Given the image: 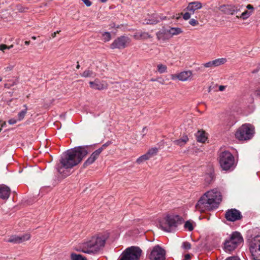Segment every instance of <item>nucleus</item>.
Here are the masks:
<instances>
[{
  "label": "nucleus",
  "instance_id": "nucleus-33",
  "mask_svg": "<svg viewBox=\"0 0 260 260\" xmlns=\"http://www.w3.org/2000/svg\"><path fill=\"white\" fill-rule=\"evenodd\" d=\"M95 73L92 71L87 70L83 72L81 76L83 77H91L95 76Z\"/></svg>",
  "mask_w": 260,
  "mask_h": 260
},
{
  "label": "nucleus",
  "instance_id": "nucleus-54",
  "mask_svg": "<svg viewBox=\"0 0 260 260\" xmlns=\"http://www.w3.org/2000/svg\"><path fill=\"white\" fill-rule=\"evenodd\" d=\"M102 3H105L107 1V0H100Z\"/></svg>",
  "mask_w": 260,
  "mask_h": 260
},
{
  "label": "nucleus",
  "instance_id": "nucleus-57",
  "mask_svg": "<svg viewBox=\"0 0 260 260\" xmlns=\"http://www.w3.org/2000/svg\"><path fill=\"white\" fill-rule=\"evenodd\" d=\"M2 81V78L0 76V82Z\"/></svg>",
  "mask_w": 260,
  "mask_h": 260
},
{
  "label": "nucleus",
  "instance_id": "nucleus-24",
  "mask_svg": "<svg viewBox=\"0 0 260 260\" xmlns=\"http://www.w3.org/2000/svg\"><path fill=\"white\" fill-rule=\"evenodd\" d=\"M197 141L200 142L204 143L207 140V136L205 132L199 131L196 134Z\"/></svg>",
  "mask_w": 260,
  "mask_h": 260
},
{
  "label": "nucleus",
  "instance_id": "nucleus-41",
  "mask_svg": "<svg viewBox=\"0 0 260 260\" xmlns=\"http://www.w3.org/2000/svg\"><path fill=\"white\" fill-rule=\"evenodd\" d=\"M6 49H7V45L5 44L0 45V51H2L3 53H5V50Z\"/></svg>",
  "mask_w": 260,
  "mask_h": 260
},
{
  "label": "nucleus",
  "instance_id": "nucleus-43",
  "mask_svg": "<svg viewBox=\"0 0 260 260\" xmlns=\"http://www.w3.org/2000/svg\"><path fill=\"white\" fill-rule=\"evenodd\" d=\"M82 1L87 7H89L91 5L92 3L89 0H82Z\"/></svg>",
  "mask_w": 260,
  "mask_h": 260
},
{
  "label": "nucleus",
  "instance_id": "nucleus-20",
  "mask_svg": "<svg viewBox=\"0 0 260 260\" xmlns=\"http://www.w3.org/2000/svg\"><path fill=\"white\" fill-rule=\"evenodd\" d=\"M10 194V189L9 187L2 185L0 186V198L7 200Z\"/></svg>",
  "mask_w": 260,
  "mask_h": 260
},
{
  "label": "nucleus",
  "instance_id": "nucleus-9",
  "mask_svg": "<svg viewBox=\"0 0 260 260\" xmlns=\"http://www.w3.org/2000/svg\"><path fill=\"white\" fill-rule=\"evenodd\" d=\"M141 253L140 248L132 246L125 249L121 254L119 260H138Z\"/></svg>",
  "mask_w": 260,
  "mask_h": 260
},
{
  "label": "nucleus",
  "instance_id": "nucleus-14",
  "mask_svg": "<svg viewBox=\"0 0 260 260\" xmlns=\"http://www.w3.org/2000/svg\"><path fill=\"white\" fill-rule=\"evenodd\" d=\"M106 145V144H104L102 146V147L94 151L84 162V166H87L93 163L94 161L98 158L99 155L102 152Z\"/></svg>",
  "mask_w": 260,
  "mask_h": 260
},
{
  "label": "nucleus",
  "instance_id": "nucleus-21",
  "mask_svg": "<svg viewBox=\"0 0 260 260\" xmlns=\"http://www.w3.org/2000/svg\"><path fill=\"white\" fill-rule=\"evenodd\" d=\"M246 8L248 10L243 12L240 17L237 16V17L238 18L240 17L242 19L245 20L247 19L252 15L254 10L253 7L252 5L249 4L246 6Z\"/></svg>",
  "mask_w": 260,
  "mask_h": 260
},
{
  "label": "nucleus",
  "instance_id": "nucleus-31",
  "mask_svg": "<svg viewBox=\"0 0 260 260\" xmlns=\"http://www.w3.org/2000/svg\"><path fill=\"white\" fill-rule=\"evenodd\" d=\"M71 258L72 260H86V258L83 256L76 253H72L71 255Z\"/></svg>",
  "mask_w": 260,
  "mask_h": 260
},
{
  "label": "nucleus",
  "instance_id": "nucleus-29",
  "mask_svg": "<svg viewBox=\"0 0 260 260\" xmlns=\"http://www.w3.org/2000/svg\"><path fill=\"white\" fill-rule=\"evenodd\" d=\"M157 70L160 74H162L167 72V67L166 65L160 63L157 64Z\"/></svg>",
  "mask_w": 260,
  "mask_h": 260
},
{
  "label": "nucleus",
  "instance_id": "nucleus-6",
  "mask_svg": "<svg viewBox=\"0 0 260 260\" xmlns=\"http://www.w3.org/2000/svg\"><path fill=\"white\" fill-rule=\"evenodd\" d=\"M243 241V238L240 234L237 232H234L229 239L225 240L224 244V249L226 252H231L234 250L238 245Z\"/></svg>",
  "mask_w": 260,
  "mask_h": 260
},
{
  "label": "nucleus",
  "instance_id": "nucleus-56",
  "mask_svg": "<svg viewBox=\"0 0 260 260\" xmlns=\"http://www.w3.org/2000/svg\"><path fill=\"white\" fill-rule=\"evenodd\" d=\"M32 39L33 40H35V39H36V38L35 37H32Z\"/></svg>",
  "mask_w": 260,
  "mask_h": 260
},
{
  "label": "nucleus",
  "instance_id": "nucleus-50",
  "mask_svg": "<svg viewBox=\"0 0 260 260\" xmlns=\"http://www.w3.org/2000/svg\"><path fill=\"white\" fill-rule=\"evenodd\" d=\"M4 86H5V87L7 88H9L10 87V85H9L8 83H6Z\"/></svg>",
  "mask_w": 260,
  "mask_h": 260
},
{
  "label": "nucleus",
  "instance_id": "nucleus-39",
  "mask_svg": "<svg viewBox=\"0 0 260 260\" xmlns=\"http://www.w3.org/2000/svg\"><path fill=\"white\" fill-rule=\"evenodd\" d=\"M189 23L192 25V26H196L197 25H198L199 24V22L197 20H196V19H191L189 21Z\"/></svg>",
  "mask_w": 260,
  "mask_h": 260
},
{
  "label": "nucleus",
  "instance_id": "nucleus-4",
  "mask_svg": "<svg viewBox=\"0 0 260 260\" xmlns=\"http://www.w3.org/2000/svg\"><path fill=\"white\" fill-rule=\"evenodd\" d=\"M181 223L179 216L174 214L167 215L159 222L160 228L164 231L171 232Z\"/></svg>",
  "mask_w": 260,
  "mask_h": 260
},
{
  "label": "nucleus",
  "instance_id": "nucleus-5",
  "mask_svg": "<svg viewBox=\"0 0 260 260\" xmlns=\"http://www.w3.org/2000/svg\"><path fill=\"white\" fill-rule=\"evenodd\" d=\"M219 161L221 167L224 170H233L235 166L234 157L228 151H223L219 154Z\"/></svg>",
  "mask_w": 260,
  "mask_h": 260
},
{
  "label": "nucleus",
  "instance_id": "nucleus-2",
  "mask_svg": "<svg viewBox=\"0 0 260 260\" xmlns=\"http://www.w3.org/2000/svg\"><path fill=\"white\" fill-rule=\"evenodd\" d=\"M221 200V193L217 189H211L200 197L196 205V209L200 212L212 210L218 207Z\"/></svg>",
  "mask_w": 260,
  "mask_h": 260
},
{
  "label": "nucleus",
  "instance_id": "nucleus-28",
  "mask_svg": "<svg viewBox=\"0 0 260 260\" xmlns=\"http://www.w3.org/2000/svg\"><path fill=\"white\" fill-rule=\"evenodd\" d=\"M25 109L21 110L18 114V120L21 121L24 118L27 112V108L26 105H24Z\"/></svg>",
  "mask_w": 260,
  "mask_h": 260
},
{
  "label": "nucleus",
  "instance_id": "nucleus-46",
  "mask_svg": "<svg viewBox=\"0 0 260 260\" xmlns=\"http://www.w3.org/2000/svg\"><path fill=\"white\" fill-rule=\"evenodd\" d=\"M190 255L189 254H185L184 256V259L183 260H190Z\"/></svg>",
  "mask_w": 260,
  "mask_h": 260
},
{
  "label": "nucleus",
  "instance_id": "nucleus-19",
  "mask_svg": "<svg viewBox=\"0 0 260 260\" xmlns=\"http://www.w3.org/2000/svg\"><path fill=\"white\" fill-rule=\"evenodd\" d=\"M30 239V235L28 234H25L22 236H12L9 240L8 241L10 242H13L15 243H20L25 241H27Z\"/></svg>",
  "mask_w": 260,
  "mask_h": 260
},
{
  "label": "nucleus",
  "instance_id": "nucleus-58",
  "mask_svg": "<svg viewBox=\"0 0 260 260\" xmlns=\"http://www.w3.org/2000/svg\"><path fill=\"white\" fill-rule=\"evenodd\" d=\"M59 32H60V31H57L55 32H56V34H58Z\"/></svg>",
  "mask_w": 260,
  "mask_h": 260
},
{
  "label": "nucleus",
  "instance_id": "nucleus-25",
  "mask_svg": "<svg viewBox=\"0 0 260 260\" xmlns=\"http://www.w3.org/2000/svg\"><path fill=\"white\" fill-rule=\"evenodd\" d=\"M168 29L170 38H172L173 36H176L182 32V29L179 27H171Z\"/></svg>",
  "mask_w": 260,
  "mask_h": 260
},
{
  "label": "nucleus",
  "instance_id": "nucleus-52",
  "mask_svg": "<svg viewBox=\"0 0 260 260\" xmlns=\"http://www.w3.org/2000/svg\"><path fill=\"white\" fill-rule=\"evenodd\" d=\"M29 41H26L25 42H24V44L26 45H28L29 44Z\"/></svg>",
  "mask_w": 260,
  "mask_h": 260
},
{
  "label": "nucleus",
  "instance_id": "nucleus-15",
  "mask_svg": "<svg viewBox=\"0 0 260 260\" xmlns=\"http://www.w3.org/2000/svg\"><path fill=\"white\" fill-rule=\"evenodd\" d=\"M241 217L240 212L235 209L229 210L225 214V218L229 221H234L239 219Z\"/></svg>",
  "mask_w": 260,
  "mask_h": 260
},
{
  "label": "nucleus",
  "instance_id": "nucleus-22",
  "mask_svg": "<svg viewBox=\"0 0 260 260\" xmlns=\"http://www.w3.org/2000/svg\"><path fill=\"white\" fill-rule=\"evenodd\" d=\"M134 37L136 40H146L151 38L152 36L147 32L138 31L134 34Z\"/></svg>",
  "mask_w": 260,
  "mask_h": 260
},
{
  "label": "nucleus",
  "instance_id": "nucleus-13",
  "mask_svg": "<svg viewBox=\"0 0 260 260\" xmlns=\"http://www.w3.org/2000/svg\"><path fill=\"white\" fill-rule=\"evenodd\" d=\"M192 72L190 70L184 71L180 73L171 75V79L173 80L178 79L181 81H190L192 78Z\"/></svg>",
  "mask_w": 260,
  "mask_h": 260
},
{
  "label": "nucleus",
  "instance_id": "nucleus-1",
  "mask_svg": "<svg viewBox=\"0 0 260 260\" xmlns=\"http://www.w3.org/2000/svg\"><path fill=\"white\" fill-rule=\"evenodd\" d=\"M89 146H80L68 150L61 155L59 162L56 168L58 172L63 176L70 174V170L81 162L89 151Z\"/></svg>",
  "mask_w": 260,
  "mask_h": 260
},
{
  "label": "nucleus",
  "instance_id": "nucleus-17",
  "mask_svg": "<svg viewBox=\"0 0 260 260\" xmlns=\"http://www.w3.org/2000/svg\"><path fill=\"white\" fill-rule=\"evenodd\" d=\"M221 11L229 15H234L240 11L238 7L233 5H223L220 7Z\"/></svg>",
  "mask_w": 260,
  "mask_h": 260
},
{
  "label": "nucleus",
  "instance_id": "nucleus-55",
  "mask_svg": "<svg viewBox=\"0 0 260 260\" xmlns=\"http://www.w3.org/2000/svg\"><path fill=\"white\" fill-rule=\"evenodd\" d=\"M77 69H79L80 68V66L79 64H78L76 67Z\"/></svg>",
  "mask_w": 260,
  "mask_h": 260
},
{
  "label": "nucleus",
  "instance_id": "nucleus-35",
  "mask_svg": "<svg viewBox=\"0 0 260 260\" xmlns=\"http://www.w3.org/2000/svg\"><path fill=\"white\" fill-rule=\"evenodd\" d=\"M203 66L205 68H214L215 67V64L214 60H212L210 61H209L208 62H206L204 64H203Z\"/></svg>",
  "mask_w": 260,
  "mask_h": 260
},
{
  "label": "nucleus",
  "instance_id": "nucleus-12",
  "mask_svg": "<svg viewBox=\"0 0 260 260\" xmlns=\"http://www.w3.org/2000/svg\"><path fill=\"white\" fill-rule=\"evenodd\" d=\"M165 251L159 246L153 247L149 255L150 260H165Z\"/></svg>",
  "mask_w": 260,
  "mask_h": 260
},
{
  "label": "nucleus",
  "instance_id": "nucleus-48",
  "mask_svg": "<svg viewBox=\"0 0 260 260\" xmlns=\"http://www.w3.org/2000/svg\"><path fill=\"white\" fill-rule=\"evenodd\" d=\"M7 125V123L6 122H4L2 124H1V128H3V127H6Z\"/></svg>",
  "mask_w": 260,
  "mask_h": 260
},
{
  "label": "nucleus",
  "instance_id": "nucleus-27",
  "mask_svg": "<svg viewBox=\"0 0 260 260\" xmlns=\"http://www.w3.org/2000/svg\"><path fill=\"white\" fill-rule=\"evenodd\" d=\"M188 140L187 136H184L182 138L179 140L174 141V143L180 146H183Z\"/></svg>",
  "mask_w": 260,
  "mask_h": 260
},
{
  "label": "nucleus",
  "instance_id": "nucleus-51",
  "mask_svg": "<svg viewBox=\"0 0 260 260\" xmlns=\"http://www.w3.org/2000/svg\"><path fill=\"white\" fill-rule=\"evenodd\" d=\"M13 47V45H11L10 46H7V49H10L11 48H12Z\"/></svg>",
  "mask_w": 260,
  "mask_h": 260
},
{
  "label": "nucleus",
  "instance_id": "nucleus-26",
  "mask_svg": "<svg viewBox=\"0 0 260 260\" xmlns=\"http://www.w3.org/2000/svg\"><path fill=\"white\" fill-rule=\"evenodd\" d=\"M196 226V223L192 220H188L186 221L184 225V228L185 230L189 231H191L193 230Z\"/></svg>",
  "mask_w": 260,
  "mask_h": 260
},
{
  "label": "nucleus",
  "instance_id": "nucleus-42",
  "mask_svg": "<svg viewBox=\"0 0 260 260\" xmlns=\"http://www.w3.org/2000/svg\"><path fill=\"white\" fill-rule=\"evenodd\" d=\"M254 94L257 96H260V86H258L254 91Z\"/></svg>",
  "mask_w": 260,
  "mask_h": 260
},
{
  "label": "nucleus",
  "instance_id": "nucleus-10",
  "mask_svg": "<svg viewBox=\"0 0 260 260\" xmlns=\"http://www.w3.org/2000/svg\"><path fill=\"white\" fill-rule=\"evenodd\" d=\"M202 8V4L198 1L190 2L188 4L186 8L187 12L183 15V18L184 20L189 19L191 15H193L197 10L201 9Z\"/></svg>",
  "mask_w": 260,
  "mask_h": 260
},
{
  "label": "nucleus",
  "instance_id": "nucleus-53",
  "mask_svg": "<svg viewBox=\"0 0 260 260\" xmlns=\"http://www.w3.org/2000/svg\"><path fill=\"white\" fill-rule=\"evenodd\" d=\"M56 32H54V33H53V34H52V37L53 38H54V37L56 36Z\"/></svg>",
  "mask_w": 260,
  "mask_h": 260
},
{
  "label": "nucleus",
  "instance_id": "nucleus-30",
  "mask_svg": "<svg viewBox=\"0 0 260 260\" xmlns=\"http://www.w3.org/2000/svg\"><path fill=\"white\" fill-rule=\"evenodd\" d=\"M158 152V149L156 148H152L148 150V151L146 153V154L148 155L149 158H151L155 155L157 154Z\"/></svg>",
  "mask_w": 260,
  "mask_h": 260
},
{
  "label": "nucleus",
  "instance_id": "nucleus-47",
  "mask_svg": "<svg viewBox=\"0 0 260 260\" xmlns=\"http://www.w3.org/2000/svg\"><path fill=\"white\" fill-rule=\"evenodd\" d=\"M225 86L223 85H220L219 87V90L221 91H223L225 89Z\"/></svg>",
  "mask_w": 260,
  "mask_h": 260
},
{
  "label": "nucleus",
  "instance_id": "nucleus-32",
  "mask_svg": "<svg viewBox=\"0 0 260 260\" xmlns=\"http://www.w3.org/2000/svg\"><path fill=\"white\" fill-rule=\"evenodd\" d=\"M214 60L216 67L224 64L227 61L226 59L225 58H217Z\"/></svg>",
  "mask_w": 260,
  "mask_h": 260
},
{
  "label": "nucleus",
  "instance_id": "nucleus-40",
  "mask_svg": "<svg viewBox=\"0 0 260 260\" xmlns=\"http://www.w3.org/2000/svg\"><path fill=\"white\" fill-rule=\"evenodd\" d=\"M14 68V66L12 64H9L7 67H5L4 70L6 72L11 71Z\"/></svg>",
  "mask_w": 260,
  "mask_h": 260
},
{
  "label": "nucleus",
  "instance_id": "nucleus-36",
  "mask_svg": "<svg viewBox=\"0 0 260 260\" xmlns=\"http://www.w3.org/2000/svg\"><path fill=\"white\" fill-rule=\"evenodd\" d=\"M103 40L105 42L109 41L111 39V35L108 32H105L103 34Z\"/></svg>",
  "mask_w": 260,
  "mask_h": 260
},
{
  "label": "nucleus",
  "instance_id": "nucleus-34",
  "mask_svg": "<svg viewBox=\"0 0 260 260\" xmlns=\"http://www.w3.org/2000/svg\"><path fill=\"white\" fill-rule=\"evenodd\" d=\"M150 158L146 153L138 158L136 160V162L138 164H141L143 163L144 161L148 160Z\"/></svg>",
  "mask_w": 260,
  "mask_h": 260
},
{
  "label": "nucleus",
  "instance_id": "nucleus-18",
  "mask_svg": "<svg viewBox=\"0 0 260 260\" xmlns=\"http://www.w3.org/2000/svg\"><path fill=\"white\" fill-rule=\"evenodd\" d=\"M157 39L162 42H165L171 38L168 29L163 28L156 34Z\"/></svg>",
  "mask_w": 260,
  "mask_h": 260
},
{
  "label": "nucleus",
  "instance_id": "nucleus-44",
  "mask_svg": "<svg viewBox=\"0 0 260 260\" xmlns=\"http://www.w3.org/2000/svg\"><path fill=\"white\" fill-rule=\"evenodd\" d=\"M17 120L15 119H14V118H12V119H10L9 121H8V123L10 124H15L16 122H17Z\"/></svg>",
  "mask_w": 260,
  "mask_h": 260
},
{
  "label": "nucleus",
  "instance_id": "nucleus-3",
  "mask_svg": "<svg viewBox=\"0 0 260 260\" xmlns=\"http://www.w3.org/2000/svg\"><path fill=\"white\" fill-rule=\"evenodd\" d=\"M105 241L102 235L93 236L80 245V249L84 253L95 254L104 246Z\"/></svg>",
  "mask_w": 260,
  "mask_h": 260
},
{
  "label": "nucleus",
  "instance_id": "nucleus-8",
  "mask_svg": "<svg viewBox=\"0 0 260 260\" xmlns=\"http://www.w3.org/2000/svg\"><path fill=\"white\" fill-rule=\"evenodd\" d=\"M249 249L253 259L260 260V235L254 236L249 240Z\"/></svg>",
  "mask_w": 260,
  "mask_h": 260
},
{
  "label": "nucleus",
  "instance_id": "nucleus-38",
  "mask_svg": "<svg viewBox=\"0 0 260 260\" xmlns=\"http://www.w3.org/2000/svg\"><path fill=\"white\" fill-rule=\"evenodd\" d=\"M207 176L208 178L207 179H206V181L207 183H210L213 180V177H214V175L213 173H210L209 174H208L207 175Z\"/></svg>",
  "mask_w": 260,
  "mask_h": 260
},
{
  "label": "nucleus",
  "instance_id": "nucleus-16",
  "mask_svg": "<svg viewBox=\"0 0 260 260\" xmlns=\"http://www.w3.org/2000/svg\"><path fill=\"white\" fill-rule=\"evenodd\" d=\"M89 84L91 88L100 90L106 89L108 87V84L106 82L104 81H101L98 79L89 82Z\"/></svg>",
  "mask_w": 260,
  "mask_h": 260
},
{
  "label": "nucleus",
  "instance_id": "nucleus-23",
  "mask_svg": "<svg viewBox=\"0 0 260 260\" xmlns=\"http://www.w3.org/2000/svg\"><path fill=\"white\" fill-rule=\"evenodd\" d=\"M159 22L158 18L157 17L156 14H153L151 16H149L145 20H143V23L146 24H154Z\"/></svg>",
  "mask_w": 260,
  "mask_h": 260
},
{
  "label": "nucleus",
  "instance_id": "nucleus-11",
  "mask_svg": "<svg viewBox=\"0 0 260 260\" xmlns=\"http://www.w3.org/2000/svg\"><path fill=\"white\" fill-rule=\"evenodd\" d=\"M131 43V39L126 36H121L115 39L111 44V48L122 49L127 46Z\"/></svg>",
  "mask_w": 260,
  "mask_h": 260
},
{
  "label": "nucleus",
  "instance_id": "nucleus-37",
  "mask_svg": "<svg viewBox=\"0 0 260 260\" xmlns=\"http://www.w3.org/2000/svg\"><path fill=\"white\" fill-rule=\"evenodd\" d=\"M182 247L185 249H189L191 248V245L189 242H185L182 244Z\"/></svg>",
  "mask_w": 260,
  "mask_h": 260
},
{
  "label": "nucleus",
  "instance_id": "nucleus-7",
  "mask_svg": "<svg viewBox=\"0 0 260 260\" xmlns=\"http://www.w3.org/2000/svg\"><path fill=\"white\" fill-rule=\"evenodd\" d=\"M254 128L249 124H243L236 132L235 137L239 140L250 139L253 136Z\"/></svg>",
  "mask_w": 260,
  "mask_h": 260
},
{
  "label": "nucleus",
  "instance_id": "nucleus-49",
  "mask_svg": "<svg viewBox=\"0 0 260 260\" xmlns=\"http://www.w3.org/2000/svg\"><path fill=\"white\" fill-rule=\"evenodd\" d=\"M142 133H143V136L142 137H143L146 134V128L145 127L143 128V129L142 130Z\"/></svg>",
  "mask_w": 260,
  "mask_h": 260
},
{
  "label": "nucleus",
  "instance_id": "nucleus-45",
  "mask_svg": "<svg viewBox=\"0 0 260 260\" xmlns=\"http://www.w3.org/2000/svg\"><path fill=\"white\" fill-rule=\"evenodd\" d=\"M225 260H240L239 258L236 256H231L227 258Z\"/></svg>",
  "mask_w": 260,
  "mask_h": 260
}]
</instances>
